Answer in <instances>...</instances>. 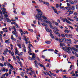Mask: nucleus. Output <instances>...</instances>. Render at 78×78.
I'll list each match as a JSON object with an SVG mask.
<instances>
[{"label": "nucleus", "instance_id": "6e6552de", "mask_svg": "<svg viewBox=\"0 0 78 78\" xmlns=\"http://www.w3.org/2000/svg\"><path fill=\"white\" fill-rule=\"evenodd\" d=\"M67 41L69 42V44H71V43H72V40H71V39H67Z\"/></svg>", "mask_w": 78, "mask_h": 78}, {"label": "nucleus", "instance_id": "a878e982", "mask_svg": "<svg viewBox=\"0 0 78 78\" xmlns=\"http://www.w3.org/2000/svg\"><path fill=\"white\" fill-rule=\"evenodd\" d=\"M10 68H11V69L12 70H15V69L14 68H13V66L12 65L10 67Z\"/></svg>", "mask_w": 78, "mask_h": 78}, {"label": "nucleus", "instance_id": "5fc2aeb1", "mask_svg": "<svg viewBox=\"0 0 78 78\" xmlns=\"http://www.w3.org/2000/svg\"><path fill=\"white\" fill-rule=\"evenodd\" d=\"M55 39L56 41H58V37H55Z\"/></svg>", "mask_w": 78, "mask_h": 78}, {"label": "nucleus", "instance_id": "0eeeda50", "mask_svg": "<svg viewBox=\"0 0 78 78\" xmlns=\"http://www.w3.org/2000/svg\"><path fill=\"white\" fill-rule=\"evenodd\" d=\"M49 26L50 27V28H52V29L53 28V26H52V23H51L49 24Z\"/></svg>", "mask_w": 78, "mask_h": 78}, {"label": "nucleus", "instance_id": "c756f323", "mask_svg": "<svg viewBox=\"0 0 78 78\" xmlns=\"http://www.w3.org/2000/svg\"><path fill=\"white\" fill-rule=\"evenodd\" d=\"M0 17H1V19L3 20V16L2 15H0Z\"/></svg>", "mask_w": 78, "mask_h": 78}, {"label": "nucleus", "instance_id": "603ef678", "mask_svg": "<svg viewBox=\"0 0 78 78\" xmlns=\"http://www.w3.org/2000/svg\"><path fill=\"white\" fill-rule=\"evenodd\" d=\"M28 31H33V29H28Z\"/></svg>", "mask_w": 78, "mask_h": 78}, {"label": "nucleus", "instance_id": "a18cd8bd", "mask_svg": "<svg viewBox=\"0 0 78 78\" xmlns=\"http://www.w3.org/2000/svg\"><path fill=\"white\" fill-rule=\"evenodd\" d=\"M70 2L71 4H74V2H73V1H70Z\"/></svg>", "mask_w": 78, "mask_h": 78}, {"label": "nucleus", "instance_id": "473e14b6", "mask_svg": "<svg viewBox=\"0 0 78 78\" xmlns=\"http://www.w3.org/2000/svg\"><path fill=\"white\" fill-rule=\"evenodd\" d=\"M48 51H53L54 50L53 49H50L48 50Z\"/></svg>", "mask_w": 78, "mask_h": 78}, {"label": "nucleus", "instance_id": "8fccbe9b", "mask_svg": "<svg viewBox=\"0 0 78 78\" xmlns=\"http://www.w3.org/2000/svg\"><path fill=\"white\" fill-rule=\"evenodd\" d=\"M72 65H70V69H69V71L70 70H72Z\"/></svg>", "mask_w": 78, "mask_h": 78}, {"label": "nucleus", "instance_id": "cd10ccee", "mask_svg": "<svg viewBox=\"0 0 78 78\" xmlns=\"http://www.w3.org/2000/svg\"><path fill=\"white\" fill-rule=\"evenodd\" d=\"M62 41H63L64 42H66V38H62Z\"/></svg>", "mask_w": 78, "mask_h": 78}, {"label": "nucleus", "instance_id": "13d9d810", "mask_svg": "<svg viewBox=\"0 0 78 78\" xmlns=\"http://www.w3.org/2000/svg\"><path fill=\"white\" fill-rule=\"evenodd\" d=\"M50 36H51V37L52 38H54V36H53V34H51V35H50Z\"/></svg>", "mask_w": 78, "mask_h": 78}, {"label": "nucleus", "instance_id": "0e129e2a", "mask_svg": "<svg viewBox=\"0 0 78 78\" xmlns=\"http://www.w3.org/2000/svg\"><path fill=\"white\" fill-rule=\"evenodd\" d=\"M77 2V1L76 0H74V4H75V3H76Z\"/></svg>", "mask_w": 78, "mask_h": 78}, {"label": "nucleus", "instance_id": "680f3d73", "mask_svg": "<svg viewBox=\"0 0 78 78\" xmlns=\"http://www.w3.org/2000/svg\"><path fill=\"white\" fill-rule=\"evenodd\" d=\"M2 39V35L0 34V39Z\"/></svg>", "mask_w": 78, "mask_h": 78}, {"label": "nucleus", "instance_id": "423d86ee", "mask_svg": "<svg viewBox=\"0 0 78 78\" xmlns=\"http://www.w3.org/2000/svg\"><path fill=\"white\" fill-rule=\"evenodd\" d=\"M45 29H46V30L47 31V32H51V30H49L48 29V28L47 27H46L45 28Z\"/></svg>", "mask_w": 78, "mask_h": 78}, {"label": "nucleus", "instance_id": "4468645a", "mask_svg": "<svg viewBox=\"0 0 78 78\" xmlns=\"http://www.w3.org/2000/svg\"><path fill=\"white\" fill-rule=\"evenodd\" d=\"M41 24L42 25H43V26H45V27H48V25H47V24H46V23H42Z\"/></svg>", "mask_w": 78, "mask_h": 78}, {"label": "nucleus", "instance_id": "052dcab7", "mask_svg": "<svg viewBox=\"0 0 78 78\" xmlns=\"http://www.w3.org/2000/svg\"><path fill=\"white\" fill-rule=\"evenodd\" d=\"M33 22L34 23V24H36V21L35 20H34L33 21Z\"/></svg>", "mask_w": 78, "mask_h": 78}, {"label": "nucleus", "instance_id": "37998d69", "mask_svg": "<svg viewBox=\"0 0 78 78\" xmlns=\"http://www.w3.org/2000/svg\"><path fill=\"white\" fill-rule=\"evenodd\" d=\"M9 75H11V69H10L9 70Z\"/></svg>", "mask_w": 78, "mask_h": 78}, {"label": "nucleus", "instance_id": "1a4fd4ad", "mask_svg": "<svg viewBox=\"0 0 78 78\" xmlns=\"http://www.w3.org/2000/svg\"><path fill=\"white\" fill-rule=\"evenodd\" d=\"M6 63L7 64V66H8L9 67H10L12 66L11 64H10V63H9L8 62H6Z\"/></svg>", "mask_w": 78, "mask_h": 78}, {"label": "nucleus", "instance_id": "5701e85b", "mask_svg": "<svg viewBox=\"0 0 78 78\" xmlns=\"http://www.w3.org/2000/svg\"><path fill=\"white\" fill-rule=\"evenodd\" d=\"M56 35H57V36H59V37H61V34H59V33H57L56 34Z\"/></svg>", "mask_w": 78, "mask_h": 78}, {"label": "nucleus", "instance_id": "c85d7f7f", "mask_svg": "<svg viewBox=\"0 0 78 78\" xmlns=\"http://www.w3.org/2000/svg\"><path fill=\"white\" fill-rule=\"evenodd\" d=\"M1 70L2 71V72H5L6 71V69L4 68L3 69H2Z\"/></svg>", "mask_w": 78, "mask_h": 78}, {"label": "nucleus", "instance_id": "f704fd0d", "mask_svg": "<svg viewBox=\"0 0 78 78\" xmlns=\"http://www.w3.org/2000/svg\"><path fill=\"white\" fill-rule=\"evenodd\" d=\"M53 29H54V30H57V29H58V27H53Z\"/></svg>", "mask_w": 78, "mask_h": 78}, {"label": "nucleus", "instance_id": "7c9ffc66", "mask_svg": "<svg viewBox=\"0 0 78 78\" xmlns=\"http://www.w3.org/2000/svg\"><path fill=\"white\" fill-rule=\"evenodd\" d=\"M7 5V4L6 2H5L2 5V6L3 7H5V5Z\"/></svg>", "mask_w": 78, "mask_h": 78}, {"label": "nucleus", "instance_id": "c03bdc74", "mask_svg": "<svg viewBox=\"0 0 78 78\" xmlns=\"http://www.w3.org/2000/svg\"><path fill=\"white\" fill-rule=\"evenodd\" d=\"M72 53H73V54H76V52L74 51H72Z\"/></svg>", "mask_w": 78, "mask_h": 78}, {"label": "nucleus", "instance_id": "774afa93", "mask_svg": "<svg viewBox=\"0 0 78 78\" xmlns=\"http://www.w3.org/2000/svg\"><path fill=\"white\" fill-rule=\"evenodd\" d=\"M15 22H12L11 23V24H14L15 23Z\"/></svg>", "mask_w": 78, "mask_h": 78}, {"label": "nucleus", "instance_id": "864d4df0", "mask_svg": "<svg viewBox=\"0 0 78 78\" xmlns=\"http://www.w3.org/2000/svg\"><path fill=\"white\" fill-rule=\"evenodd\" d=\"M0 66H1V67H3L4 66V65L3 64H2V63H0Z\"/></svg>", "mask_w": 78, "mask_h": 78}, {"label": "nucleus", "instance_id": "20e7f679", "mask_svg": "<svg viewBox=\"0 0 78 78\" xmlns=\"http://www.w3.org/2000/svg\"><path fill=\"white\" fill-rule=\"evenodd\" d=\"M32 58L34 60H35L36 59V55L34 53L32 54Z\"/></svg>", "mask_w": 78, "mask_h": 78}, {"label": "nucleus", "instance_id": "bf43d9fd", "mask_svg": "<svg viewBox=\"0 0 78 78\" xmlns=\"http://www.w3.org/2000/svg\"><path fill=\"white\" fill-rule=\"evenodd\" d=\"M11 54L12 55V56H14V53L13 52H12L11 53Z\"/></svg>", "mask_w": 78, "mask_h": 78}, {"label": "nucleus", "instance_id": "7ed1b4c3", "mask_svg": "<svg viewBox=\"0 0 78 78\" xmlns=\"http://www.w3.org/2000/svg\"><path fill=\"white\" fill-rule=\"evenodd\" d=\"M62 20L63 22H66L68 23H69V24H72L71 22H70V21L68 20L67 19H66V18L63 19Z\"/></svg>", "mask_w": 78, "mask_h": 78}, {"label": "nucleus", "instance_id": "4d7b16f0", "mask_svg": "<svg viewBox=\"0 0 78 78\" xmlns=\"http://www.w3.org/2000/svg\"><path fill=\"white\" fill-rule=\"evenodd\" d=\"M16 28H19V26H18V25L17 24H16Z\"/></svg>", "mask_w": 78, "mask_h": 78}, {"label": "nucleus", "instance_id": "c9c22d12", "mask_svg": "<svg viewBox=\"0 0 78 78\" xmlns=\"http://www.w3.org/2000/svg\"><path fill=\"white\" fill-rule=\"evenodd\" d=\"M72 35L71 34H69V35L68 36H69V37H70V38H72L73 37H72Z\"/></svg>", "mask_w": 78, "mask_h": 78}, {"label": "nucleus", "instance_id": "9d476101", "mask_svg": "<svg viewBox=\"0 0 78 78\" xmlns=\"http://www.w3.org/2000/svg\"><path fill=\"white\" fill-rule=\"evenodd\" d=\"M45 44H50L51 43V41H45Z\"/></svg>", "mask_w": 78, "mask_h": 78}, {"label": "nucleus", "instance_id": "9b49d317", "mask_svg": "<svg viewBox=\"0 0 78 78\" xmlns=\"http://www.w3.org/2000/svg\"><path fill=\"white\" fill-rule=\"evenodd\" d=\"M69 14H68V16H70V14H73V11H70L69 12Z\"/></svg>", "mask_w": 78, "mask_h": 78}, {"label": "nucleus", "instance_id": "ea45409f", "mask_svg": "<svg viewBox=\"0 0 78 78\" xmlns=\"http://www.w3.org/2000/svg\"><path fill=\"white\" fill-rule=\"evenodd\" d=\"M31 51H28V53L30 55H32V53H31Z\"/></svg>", "mask_w": 78, "mask_h": 78}, {"label": "nucleus", "instance_id": "de8ad7c7", "mask_svg": "<svg viewBox=\"0 0 78 78\" xmlns=\"http://www.w3.org/2000/svg\"><path fill=\"white\" fill-rule=\"evenodd\" d=\"M55 25H56V26H57L58 27L59 26V25H58V23L57 22L55 23Z\"/></svg>", "mask_w": 78, "mask_h": 78}, {"label": "nucleus", "instance_id": "2eb2a0df", "mask_svg": "<svg viewBox=\"0 0 78 78\" xmlns=\"http://www.w3.org/2000/svg\"><path fill=\"white\" fill-rule=\"evenodd\" d=\"M71 8L72 10L74 11V10H75V7L74 6H72Z\"/></svg>", "mask_w": 78, "mask_h": 78}, {"label": "nucleus", "instance_id": "ddd939ff", "mask_svg": "<svg viewBox=\"0 0 78 78\" xmlns=\"http://www.w3.org/2000/svg\"><path fill=\"white\" fill-rule=\"evenodd\" d=\"M17 54H19V52H18V50L17 49H16V51H15V54L16 55Z\"/></svg>", "mask_w": 78, "mask_h": 78}, {"label": "nucleus", "instance_id": "a19ab883", "mask_svg": "<svg viewBox=\"0 0 78 78\" xmlns=\"http://www.w3.org/2000/svg\"><path fill=\"white\" fill-rule=\"evenodd\" d=\"M53 32L55 33V34H56L57 33H58V32L56 30H53Z\"/></svg>", "mask_w": 78, "mask_h": 78}, {"label": "nucleus", "instance_id": "6ab92c4d", "mask_svg": "<svg viewBox=\"0 0 78 78\" xmlns=\"http://www.w3.org/2000/svg\"><path fill=\"white\" fill-rule=\"evenodd\" d=\"M21 14H22V16H24L26 14V13L24 12H21Z\"/></svg>", "mask_w": 78, "mask_h": 78}, {"label": "nucleus", "instance_id": "f03ea898", "mask_svg": "<svg viewBox=\"0 0 78 78\" xmlns=\"http://www.w3.org/2000/svg\"><path fill=\"white\" fill-rule=\"evenodd\" d=\"M66 49H67L68 53H71V51H72V50H73L74 51H76V49L75 48L73 47H69V48H66Z\"/></svg>", "mask_w": 78, "mask_h": 78}, {"label": "nucleus", "instance_id": "2f4dec72", "mask_svg": "<svg viewBox=\"0 0 78 78\" xmlns=\"http://www.w3.org/2000/svg\"><path fill=\"white\" fill-rule=\"evenodd\" d=\"M38 65L41 66V67H44V66H43L41 64L38 63Z\"/></svg>", "mask_w": 78, "mask_h": 78}, {"label": "nucleus", "instance_id": "393cba45", "mask_svg": "<svg viewBox=\"0 0 78 78\" xmlns=\"http://www.w3.org/2000/svg\"><path fill=\"white\" fill-rule=\"evenodd\" d=\"M18 62L19 64L20 65L21 67H22V62H21L20 61H18Z\"/></svg>", "mask_w": 78, "mask_h": 78}, {"label": "nucleus", "instance_id": "6e6d98bb", "mask_svg": "<svg viewBox=\"0 0 78 78\" xmlns=\"http://www.w3.org/2000/svg\"><path fill=\"white\" fill-rule=\"evenodd\" d=\"M4 16L5 17H8V15L7 14H5Z\"/></svg>", "mask_w": 78, "mask_h": 78}, {"label": "nucleus", "instance_id": "338daca9", "mask_svg": "<svg viewBox=\"0 0 78 78\" xmlns=\"http://www.w3.org/2000/svg\"><path fill=\"white\" fill-rule=\"evenodd\" d=\"M71 59H74L75 58V57L74 56H72L71 57H70Z\"/></svg>", "mask_w": 78, "mask_h": 78}, {"label": "nucleus", "instance_id": "4c0bfd02", "mask_svg": "<svg viewBox=\"0 0 78 78\" xmlns=\"http://www.w3.org/2000/svg\"><path fill=\"white\" fill-rule=\"evenodd\" d=\"M9 40H6L5 41V43H9Z\"/></svg>", "mask_w": 78, "mask_h": 78}, {"label": "nucleus", "instance_id": "58836bf2", "mask_svg": "<svg viewBox=\"0 0 78 78\" xmlns=\"http://www.w3.org/2000/svg\"><path fill=\"white\" fill-rule=\"evenodd\" d=\"M65 32L66 33H68L69 32V30H66L65 31Z\"/></svg>", "mask_w": 78, "mask_h": 78}, {"label": "nucleus", "instance_id": "49530a36", "mask_svg": "<svg viewBox=\"0 0 78 78\" xmlns=\"http://www.w3.org/2000/svg\"><path fill=\"white\" fill-rule=\"evenodd\" d=\"M29 46L30 47H33V45H32V44H29Z\"/></svg>", "mask_w": 78, "mask_h": 78}, {"label": "nucleus", "instance_id": "aec40b11", "mask_svg": "<svg viewBox=\"0 0 78 78\" xmlns=\"http://www.w3.org/2000/svg\"><path fill=\"white\" fill-rule=\"evenodd\" d=\"M58 40L59 41L60 43H61V42H63V41H62V38L61 39H60V38H59L58 39Z\"/></svg>", "mask_w": 78, "mask_h": 78}, {"label": "nucleus", "instance_id": "f3484780", "mask_svg": "<svg viewBox=\"0 0 78 78\" xmlns=\"http://www.w3.org/2000/svg\"><path fill=\"white\" fill-rule=\"evenodd\" d=\"M69 48V47H66V48L63 47L62 48L64 50H66L67 52H68V51H67V48Z\"/></svg>", "mask_w": 78, "mask_h": 78}, {"label": "nucleus", "instance_id": "39448f33", "mask_svg": "<svg viewBox=\"0 0 78 78\" xmlns=\"http://www.w3.org/2000/svg\"><path fill=\"white\" fill-rule=\"evenodd\" d=\"M52 9L54 10V12L58 15V12L56 9H55V7H52Z\"/></svg>", "mask_w": 78, "mask_h": 78}, {"label": "nucleus", "instance_id": "09e8293b", "mask_svg": "<svg viewBox=\"0 0 78 78\" xmlns=\"http://www.w3.org/2000/svg\"><path fill=\"white\" fill-rule=\"evenodd\" d=\"M10 45L11 46V50H12V49L13 48V45H12V44H11Z\"/></svg>", "mask_w": 78, "mask_h": 78}, {"label": "nucleus", "instance_id": "a211bd4d", "mask_svg": "<svg viewBox=\"0 0 78 78\" xmlns=\"http://www.w3.org/2000/svg\"><path fill=\"white\" fill-rule=\"evenodd\" d=\"M1 10H2V11H6V9L5 8H1Z\"/></svg>", "mask_w": 78, "mask_h": 78}, {"label": "nucleus", "instance_id": "f257e3e1", "mask_svg": "<svg viewBox=\"0 0 78 78\" xmlns=\"http://www.w3.org/2000/svg\"><path fill=\"white\" fill-rule=\"evenodd\" d=\"M37 11L39 14L35 16V17H36V19H38L39 20H41V21H42V20L41 19L42 18V17L43 19L45 20H47V17L42 15V12H41V10L37 9Z\"/></svg>", "mask_w": 78, "mask_h": 78}, {"label": "nucleus", "instance_id": "e433bc0d", "mask_svg": "<svg viewBox=\"0 0 78 78\" xmlns=\"http://www.w3.org/2000/svg\"><path fill=\"white\" fill-rule=\"evenodd\" d=\"M7 21L8 22H11V21L10 20H9L7 18Z\"/></svg>", "mask_w": 78, "mask_h": 78}, {"label": "nucleus", "instance_id": "69168bd1", "mask_svg": "<svg viewBox=\"0 0 78 78\" xmlns=\"http://www.w3.org/2000/svg\"><path fill=\"white\" fill-rule=\"evenodd\" d=\"M61 36L63 37H65V35H64V34H62Z\"/></svg>", "mask_w": 78, "mask_h": 78}, {"label": "nucleus", "instance_id": "f8f14e48", "mask_svg": "<svg viewBox=\"0 0 78 78\" xmlns=\"http://www.w3.org/2000/svg\"><path fill=\"white\" fill-rule=\"evenodd\" d=\"M45 23H48L49 24H50L51 22H50V21H48L46 20L45 21Z\"/></svg>", "mask_w": 78, "mask_h": 78}, {"label": "nucleus", "instance_id": "72a5a7b5", "mask_svg": "<svg viewBox=\"0 0 78 78\" xmlns=\"http://www.w3.org/2000/svg\"><path fill=\"white\" fill-rule=\"evenodd\" d=\"M60 7L59 6V5L58 4H56V8H58V7Z\"/></svg>", "mask_w": 78, "mask_h": 78}, {"label": "nucleus", "instance_id": "79ce46f5", "mask_svg": "<svg viewBox=\"0 0 78 78\" xmlns=\"http://www.w3.org/2000/svg\"><path fill=\"white\" fill-rule=\"evenodd\" d=\"M28 48L29 50V51H31V48L30 47H28Z\"/></svg>", "mask_w": 78, "mask_h": 78}, {"label": "nucleus", "instance_id": "dca6fc26", "mask_svg": "<svg viewBox=\"0 0 78 78\" xmlns=\"http://www.w3.org/2000/svg\"><path fill=\"white\" fill-rule=\"evenodd\" d=\"M66 9H67V10H69L67 12H69V10H70V7H66Z\"/></svg>", "mask_w": 78, "mask_h": 78}, {"label": "nucleus", "instance_id": "3c124183", "mask_svg": "<svg viewBox=\"0 0 78 78\" xmlns=\"http://www.w3.org/2000/svg\"><path fill=\"white\" fill-rule=\"evenodd\" d=\"M2 60L3 61H5V58H4V57L3 56H2Z\"/></svg>", "mask_w": 78, "mask_h": 78}, {"label": "nucleus", "instance_id": "bb28decb", "mask_svg": "<svg viewBox=\"0 0 78 78\" xmlns=\"http://www.w3.org/2000/svg\"><path fill=\"white\" fill-rule=\"evenodd\" d=\"M17 45L19 47V48H21V45L20 44H17Z\"/></svg>", "mask_w": 78, "mask_h": 78}, {"label": "nucleus", "instance_id": "412c9836", "mask_svg": "<svg viewBox=\"0 0 78 78\" xmlns=\"http://www.w3.org/2000/svg\"><path fill=\"white\" fill-rule=\"evenodd\" d=\"M8 49L7 48H6L4 50V52H5L6 53H7L8 52Z\"/></svg>", "mask_w": 78, "mask_h": 78}, {"label": "nucleus", "instance_id": "b1692460", "mask_svg": "<svg viewBox=\"0 0 78 78\" xmlns=\"http://www.w3.org/2000/svg\"><path fill=\"white\" fill-rule=\"evenodd\" d=\"M20 75L21 76L23 77L24 75V73H23V72H21Z\"/></svg>", "mask_w": 78, "mask_h": 78}, {"label": "nucleus", "instance_id": "4be33fe9", "mask_svg": "<svg viewBox=\"0 0 78 78\" xmlns=\"http://www.w3.org/2000/svg\"><path fill=\"white\" fill-rule=\"evenodd\" d=\"M28 59L30 60H31V61H33V58H31L30 56L28 57Z\"/></svg>", "mask_w": 78, "mask_h": 78}, {"label": "nucleus", "instance_id": "e2e57ef3", "mask_svg": "<svg viewBox=\"0 0 78 78\" xmlns=\"http://www.w3.org/2000/svg\"><path fill=\"white\" fill-rule=\"evenodd\" d=\"M12 33L13 34H15V35H16V33H15V32H14V31H12Z\"/></svg>", "mask_w": 78, "mask_h": 78}]
</instances>
